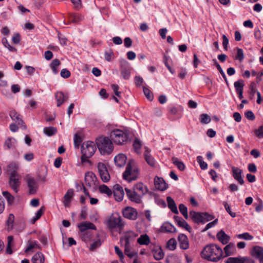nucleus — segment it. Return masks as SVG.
Masks as SVG:
<instances>
[{"mask_svg": "<svg viewBox=\"0 0 263 263\" xmlns=\"http://www.w3.org/2000/svg\"><path fill=\"white\" fill-rule=\"evenodd\" d=\"M232 171L234 178L241 185L243 184L245 181L241 176L242 173V170L238 167L232 166Z\"/></svg>", "mask_w": 263, "mask_h": 263, "instance_id": "obj_16", "label": "nucleus"}, {"mask_svg": "<svg viewBox=\"0 0 263 263\" xmlns=\"http://www.w3.org/2000/svg\"><path fill=\"white\" fill-rule=\"evenodd\" d=\"M68 20L67 21H66L65 20L64 21V24H77L79 22L81 21V18L80 17H68Z\"/></svg>", "mask_w": 263, "mask_h": 263, "instance_id": "obj_49", "label": "nucleus"}, {"mask_svg": "<svg viewBox=\"0 0 263 263\" xmlns=\"http://www.w3.org/2000/svg\"><path fill=\"white\" fill-rule=\"evenodd\" d=\"M141 146L142 144L140 140L136 139L133 143V146L137 153L139 152V150L141 148Z\"/></svg>", "mask_w": 263, "mask_h": 263, "instance_id": "obj_54", "label": "nucleus"}, {"mask_svg": "<svg viewBox=\"0 0 263 263\" xmlns=\"http://www.w3.org/2000/svg\"><path fill=\"white\" fill-rule=\"evenodd\" d=\"M101 245V241L100 239L97 240V241L93 242L90 246V249L91 250H94L96 248L100 247Z\"/></svg>", "mask_w": 263, "mask_h": 263, "instance_id": "obj_62", "label": "nucleus"}, {"mask_svg": "<svg viewBox=\"0 0 263 263\" xmlns=\"http://www.w3.org/2000/svg\"><path fill=\"white\" fill-rule=\"evenodd\" d=\"M167 248L171 250H174L176 247V241L174 238L170 239L167 243Z\"/></svg>", "mask_w": 263, "mask_h": 263, "instance_id": "obj_50", "label": "nucleus"}, {"mask_svg": "<svg viewBox=\"0 0 263 263\" xmlns=\"http://www.w3.org/2000/svg\"><path fill=\"white\" fill-rule=\"evenodd\" d=\"M32 249H41V246L37 243L36 241L29 240L28 241V247L26 248L25 252H27Z\"/></svg>", "mask_w": 263, "mask_h": 263, "instance_id": "obj_36", "label": "nucleus"}, {"mask_svg": "<svg viewBox=\"0 0 263 263\" xmlns=\"http://www.w3.org/2000/svg\"><path fill=\"white\" fill-rule=\"evenodd\" d=\"M100 193L105 194L108 197H110L112 194L111 190L106 185L102 184L99 187Z\"/></svg>", "mask_w": 263, "mask_h": 263, "instance_id": "obj_38", "label": "nucleus"}, {"mask_svg": "<svg viewBox=\"0 0 263 263\" xmlns=\"http://www.w3.org/2000/svg\"><path fill=\"white\" fill-rule=\"evenodd\" d=\"M145 152L144 153V157L145 161L151 167H155L156 161L151 154V149L147 147H145Z\"/></svg>", "mask_w": 263, "mask_h": 263, "instance_id": "obj_15", "label": "nucleus"}, {"mask_svg": "<svg viewBox=\"0 0 263 263\" xmlns=\"http://www.w3.org/2000/svg\"><path fill=\"white\" fill-rule=\"evenodd\" d=\"M2 194L7 199L9 204H12L13 203L14 198L8 192L4 191L3 192Z\"/></svg>", "mask_w": 263, "mask_h": 263, "instance_id": "obj_44", "label": "nucleus"}, {"mask_svg": "<svg viewBox=\"0 0 263 263\" xmlns=\"http://www.w3.org/2000/svg\"><path fill=\"white\" fill-rule=\"evenodd\" d=\"M133 189L142 197L148 191V188L142 182H139L133 186Z\"/></svg>", "mask_w": 263, "mask_h": 263, "instance_id": "obj_19", "label": "nucleus"}, {"mask_svg": "<svg viewBox=\"0 0 263 263\" xmlns=\"http://www.w3.org/2000/svg\"><path fill=\"white\" fill-rule=\"evenodd\" d=\"M234 87L236 89V92H240L243 91V88L244 86V81L242 80H239L235 82L234 84Z\"/></svg>", "mask_w": 263, "mask_h": 263, "instance_id": "obj_43", "label": "nucleus"}, {"mask_svg": "<svg viewBox=\"0 0 263 263\" xmlns=\"http://www.w3.org/2000/svg\"><path fill=\"white\" fill-rule=\"evenodd\" d=\"M121 74L125 80H128L130 77V68L129 63L126 61L121 63Z\"/></svg>", "mask_w": 263, "mask_h": 263, "instance_id": "obj_13", "label": "nucleus"}, {"mask_svg": "<svg viewBox=\"0 0 263 263\" xmlns=\"http://www.w3.org/2000/svg\"><path fill=\"white\" fill-rule=\"evenodd\" d=\"M203 221H204V223H205L213 219L214 217L212 215L205 212L203 213Z\"/></svg>", "mask_w": 263, "mask_h": 263, "instance_id": "obj_61", "label": "nucleus"}, {"mask_svg": "<svg viewBox=\"0 0 263 263\" xmlns=\"http://www.w3.org/2000/svg\"><path fill=\"white\" fill-rule=\"evenodd\" d=\"M78 226L81 232H85L88 229L96 230V227L90 222H83L79 224Z\"/></svg>", "mask_w": 263, "mask_h": 263, "instance_id": "obj_25", "label": "nucleus"}, {"mask_svg": "<svg viewBox=\"0 0 263 263\" xmlns=\"http://www.w3.org/2000/svg\"><path fill=\"white\" fill-rule=\"evenodd\" d=\"M96 144L102 155L110 154L114 150V145L110 138L101 137L96 140Z\"/></svg>", "mask_w": 263, "mask_h": 263, "instance_id": "obj_2", "label": "nucleus"}, {"mask_svg": "<svg viewBox=\"0 0 263 263\" xmlns=\"http://www.w3.org/2000/svg\"><path fill=\"white\" fill-rule=\"evenodd\" d=\"M154 184L155 187L160 191H164L167 188V186L164 180L162 178L155 177L154 179Z\"/></svg>", "mask_w": 263, "mask_h": 263, "instance_id": "obj_20", "label": "nucleus"}, {"mask_svg": "<svg viewBox=\"0 0 263 263\" xmlns=\"http://www.w3.org/2000/svg\"><path fill=\"white\" fill-rule=\"evenodd\" d=\"M173 163L176 165L180 171H183L185 168V165L182 161L179 160V159L176 157H173L172 158Z\"/></svg>", "mask_w": 263, "mask_h": 263, "instance_id": "obj_39", "label": "nucleus"}, {"mask_svg": "<svg viewBox=\"0 0 263 263\" xmlns=\"http://www.w3.org/2000/svg\"><path fill=\"white\" fill-rule=\"evenodd\" d=\"M10 116L11 118L18 125H23V121L20 117L18 114L15 110H12L10 112Z\"/></svg>", "mask_w": 263, "mask_h": 263, "instance_id": "obj_29", "label": "nucleus"}, {"mask_svg": "<svg viewBox=\"0 0 263 263\" xmlns=\"http://www.w3.org/2000/svg\"><path fill=\"white\" fill-rule=\"evenodd\" d=\"M55 98L57 101V106H60L63 103L67 101L69 98L68 93H64L62 91H58L55 93Z\"/></svg>", "mask_w": 263, "mask_h": 263, "instance_id": "obj_18", "label": "nucleus"}, {"mask_svg": "<svg viewBox=\"0 0 263 263\" xmlns=\"http://www.w3.org/2000/svg\"><path fill=\"white\" fill-rule=\"evenodd\" d=\"M44 133L48 136L55 135L57 132V129L53 127H45L43 130Z\"/></svg>", "mask_w": 263, "mask_h": 263, "instance_id": "obj_42", "label": "nucleus"}, {"mask_svg": "<svg viewBox=\"0 0 263 263\" xmlns=\"http://www.w3.org/2000/svg\"><path fill=\"white\" fill-rule=\"evenodd\" d=\"M162 229L163 231L167 232L173 233L176 232V228L170 223H164L162 226Z\"/></svg>", "mask_w": 263, "mask_h": 263, "instance_id": "obj_41", "label": "nucleus"}, {"mask_svg": "<svg viewBox=\"0 0 263 263\" xmlns=\"http://www.w3.org/2000/svg\"><path fill=\"white\" fill-rule=\"evenodd\" d=\"M201 253L204 258L214 262L219 260L223 256L222 249L215 244L205 247Z\"/></svg>", "mask_w": 263, "mask_h": 263, "instance_id": "obj_1", "label": "nucleus"}, {"mask_svg": "<svg viewBox=\"0 0 263 263\" xmlns=\"http://www.w3.org/2000/svg\"><path fill=\"white\" fill-rule=\"evenodd\" d=\"M44 256L41 252L35 254L31 259L33 263H44Z\"/></svg>", "mask_w": 263, "mask_h": 263, "instance_id": "obj_34", "label": "nucleus"}, {"mask_svg": "<svg viewBox=\"0 0 263 263\" xmlns=\"http://www.w3.org/2000/svg\"><path fill=\"white\" fill-rule=\"evenodd\" d=\"M137 242L141 245H148L150 243V238L147 234L141 235L138 238Z\"/></svg>", "mask_w": 263, "mask_h": 263, "instance_id": "obj_35", "label": "nucleus"}, {"mask_svg": "<svg viewBox=\"0 0 263 263\" xmlns=\"http://www.w3.org/2000/svg\"><path fill=\"white\" fill-rule=\"evenodd\" d=\"M237 55L236 58L239 61H242L244 58L243 52L242 49L237 48Z\"/></svg>", "mask_w": 263, "mask_h": 263, "instance_id": "obj_56", "label": "nucleus"}, {"mask_svg": "<svg viewBox=\"0 0 263 263\" xmlns=\"http://www.w3.org/2000/svg\"><path fill=\"white\" fill-rule=\"evenodd\" d=\"M217 238L223 244H226L230 239V236L227 235L225 232L221 230L217 234Z\"/></svg>", "mask_w": 263, "mask_h": 263, "instance_id": "obj_28", "label": "nucleus"}, {"mask_svg": "<svg viewBox=\"0 0 263 263\" xmlns=\"http://www.w3.org/2000/svg\"><path fill=\"white\" fill-rule=\"evenodd\" d=\"M135 164L134 160H130L128 162L125 171L123 174V178L128 182L135 180L138 178L139 170Z\"/></svg>", "mask_w": 263, "mask_h": 263, "instance_id": "obj_3", "label": "nucleus"}, {"mask_svg": "<svg viewBox=\"0 0 263 263\" xmlns=\"http://www.w3.org/2000/svg\"><path fill=\"white\" fill-rule=\"evenodd\" d=\"M238 238L243 239L245 240H252L253 237L249 233H244L243 234H238L237 235Z\"/></svg>", "mask_w": 263, "mask_h": 263, "instance_id": "obj_52", "label": "nucleus"}, {"mask_svg": "<svg viewBox=\"0 0 263 263\" xmlns=\"http://www.w3.org/2000/svg\"><path fill=\"white\" fill-rule=\"evenodd\" d=\"M96 146L95 144L91 141L84 142L81 146V161L83 162L88 161V158H90L95 153Z\"/></svg>", "mask_w": 263, "mask_h": 263, "instance_id": "obj_4", "label": "nucleus"}, {"mask_svg": "<svg viewBox=\"0 0 263 263\" xmlns=\"http://www.w3.org/2000/svg\"><path fill=\"white\" fill-rule=\"evenodd\" d=\"M114 58V52L112 51L105 53V59L107 61H110Z\"/></svg>", "mask_w": 263, "mask_h": 263, "instance_id": "obj_64", "label": "nucleus"}, {"mask_svg": "<svg viewBox=\"0 0 263 263\" xmlns=\"http://www.w3.org/2000/svg\"><path fill=\"white\" fill-rule=\"evenodd\" d=\"M129 237L130 236L126 234L124 238L121 239V241H124L125 242V249L124 252L125 254L129 258H132L135 255H137V253L135 252L130 251V245H129Z\"/></svg>", "mask_w": 263, "mask_h": 263, "instance_id": "obj_12", "label": "nucleus"}, {"mask_svg": "<svg viewBox=\"0 0 263 263\" xmlns=\"http://www.w3.org/2000/svg\"><path fill=\"white\" fill-rule=\"evenodd\" d=\"M82 142V139L80 136L78 135V133L75 134L74 136V144L75 147H78L79 145Z\"/></svg>", "mask_w": 263, "mask_h": 263, "instance_id": "obj_57", "label": "nucleus"}, {"mask_svg": "<svg viewBox=\"0 0 263 263\" xmlns=\"http://www.w3.org/2000/svg\"><path fill=\"white\" fill-rule=\"evenodd\" d=\"M16 145V140L14 138H7L4 143V147L7 149L15 148Z\"/></svg>", "mask_w": 263, "mask_h": 263, "instance_id": "obj_27", "label": "nucleus"}, {"mask_svg": "<svg viewBox=\"0 0 263 263\" xmlns=\"http://www.w3.org/2000/svg\"><path fill=\"white\" fill-rule=\"evenodd\" d=\"M73 195L72 190H69L64 196L63 203L65 206H68L71 201V199Z\"/></svg>", "mask_w": 263, "mask_h": 263, "instance_id": "obj_32", "label": "nucleus"}, {"mask_svg": "<svg viewBox=\"0 0 263 263\" xmlns=\"http://www.w3.org/2000/svg\"><path fill=\"white\" fill-rule=\"evenodd\" d=\"M252 255L258 258L259 260V262H260V260H263V248L259 246L253 247Z\"/></svg>", "mask_w": 263, "mask_h": 263, "instance_id": "obj_26", "label": "nucleus"}, {"mask_svg": "<svg viewBox=\"0 0 263 263\" xmlns=\"http://www.w3.org/2000/svg\"><path fill=\"white\" fill-rule=\"evenodd\" d=\"M106 224L111 232L117 228L121 229L124 226L122 218L118 213H114L110 215L107 218Z\"/></svg>", "mask_w": 263, "mask_h": 263, "instance_id": "obj_5", "label": "nucleus"}, {"mask_svg": "<svg viewBox=\"0 0 263 263\" xmlns=\"http://www.w3.org/2000/svg\"><path fill=\"white\" fill-rule=\"evenodd\" d=\"M174 219L179 227L183 228L185 229L186 230L190 231V230H191L190 226L181 217L175 216H174Z\"/></svg>", "mask_w": 263, "mask_h": 263, "instance_id": "obj_30", "label": "nucleus"}, {"mask_svg": "<svg viewBox=\"0 0 263 263\" xmlns=\"http://www.w3.org/2000/svg\"><path fill=\"white\" fill-rule=\"evenodd\" d=\"M226 263H254V261L248 257H230Z\"/></svg>", "mask_w": 263, "mask_h": 263, "instance_id": "obj_17", "label": "nucleus"}, {"mask_svg": "<svg viewBox=\"0 0 263 263\" xmlns=\"http://www.w3.org/2000/svg\"><path fill=\"white\" fill-rule=\"evenodd\" d=\"M250 94L251 97H253L256 92V85L254 82H252L249 86Z\"/></svg>", "mask_w": 263, "mask_h": 263, "instance_id": "obj_59", "label": "nucleus"}, {"mask_svg": "<svg viewBox=\"0 0 263 263\" xmlns=\"http://www.w3.org/2000/svg\"><path fill=\"white\" fill-rule=\"evenodd\" d=\"M179 209L180 213L183 215L184 217L186 219H187L189 218V216L187 214V208L183 204L181 203L179 205Z\"/></svg>", "mask_w": 263, "mask_h": 263, "instance_id": "obj_45", "label": "nucleus"}, {"mask_svg": "<svg viewBox=\"0 0 263 263\" xmlns=\"http://www.w3.org/2000/svg\"><path fill=\"white\" fill-rule=\"evenodd\" d=\"M178 241L180 247L184 250L188 249L189 247V240L187 236L181 234L178 236Z\"/></svg>", "mask_w": 263, "mask_h": 263, "instance_id": "obj_24", "label": "nucleus"}, {"mask_svg": "<svg viewBox=\"0 0 263 263\" xmlns=\"http://www.w3.org/2000/svg\"><path fill=\"white\" fill-rule=\"evenodd\" d=\"M2 43L4 45V46L8 48V49L10 51H12V52H15L16 51V48H15L14 47L11 46L8 43L7 40L6 38H3L2 39Z\"/></svg>", "mask_w": 263, "mask_h": 263, "instance_id": "obj_47", "label": "nucleus"}, {"mask_svg": "<svg viewBox=\"0 0 263 263\" xmlns=\"http://www.w3.org/2000/svg\"><path fill=\"white\" fill-rule=\"evenodd\" d=\"M114 196L115 199L118 201H120L123 200L124 193L123 187L119 184H116L114 186Z\"/></svg>", "mask_w": 263, "mask_h": 263, "instance_id": "obj_14", "label": "nucleus"}, {"mask_svg": "<svg viewBox=\"0 0 263 263\" xmlns=\"http://www.w3.org/2000/svg\"><path fill=\"white\" fill-rule=\"evenodd\" d=\"M25 180L29 189V193L30 194H34L38 189V184L35 179L28 175L25 176Z\"/></svg>", "mask_w": 263, "mask_h": 263, "instance_id": "obj_9", "label": "nucleus"}, {"mask_svg": "<svg viewBox=\"0 0 263 263\" xmlns=\"http://www.w3.org/2000/svg\"><path fill=\"white\" fill-rule=\"evenodd\" d=\"M16 165L15 164H10L8 166V172L10 174L9 184L13 191L17 193L18 192V187L20 186L21 182L20 176L15 172V170L12 171L11 168H15Z\"/></svg>", "mask_w": 263, "mask_h": 263, "instance_id": "obj_6", "label": "nucleus"}, {"mask_svg": "<svg viewBox=\"0 0 263 263\" xmlns=\"http://www.w3.org/2000/svg\"><path fill=\"white\" fill-rule=\"evenodd\" d=\"M222 258L233 255L236 252L235 246L233 243H230L224 248Z\"/></svg>", "mask_w": 263, "mask_h": 263, "instance_id": "obj_22", "label": "nucleus"}, {"mask_svg": "<svg viewBox=\"0 0 263 263\" xmlns=\"http://www.w3.org/2000/svg\"><path fill=\"white\" fill-rule=\"evenodd\" d=\"M61 64V62L58 59H54L51 63L50 64V67L53 71V72L55 74H57L58 72V70L57 67Z\"/></svg>", "mask_w": 263, "mask_h": 263, "instance_id": "obj_40", "label": "nucleus"}, {"mask_svg": "<svg viewBox=\"0 0 263 263\" xmlns=\"http://www.w3.org/2000/svg\"><path fill=\"white\" fill-rule=\"evenodd\" d=\"M110 138L115 143L118 145H122L127 141L128 136L127 133L119 129H116L111 132Z\"/></svg>", "mask_w": 263, "mask_h": 263, "instance_id": "obj_7", "label": "nucleus"}, {"mask_svg": "<svg viewBox=\"0 0 263 263\" xmlns=\"http://www.w3.org/2000/svg\"><path fill=\"white\" fill-rule=\"evenodd\" d=\"M223 204L226 210L231 216V217L233 218L235 217L236 216V213L231 211V208L230 205L227 203V202H223Z\"/></svg>", "mask_w": 263, "mask_h": 263, "instance_id": "obj_55", "label": "nucleus"}, {"mask_svg": "<svg viewBox=\"0 0 263 263\" xmlns=\"http://www.w3.org/2000/svg\"><path fill=\"white\" fill-rule=\"evenodd\" d=\"M154 258L159 260L162 259L164 257V254L161 247H159L153 250Z\"/></svg>", "mask_w": 263, "mask_h": 263, "instance_id": "obj_31", "label": "nucleus"}, {"mask_svg": "<svg viewBox=\"0 0 263 263\" xmlns=\"http://www.w3.org/2000/svg\"><path fill=\"white\" fill-rule=\"evenodd\" d=\"M190 216L193 221L197 223H202L203 221V213L196 212L194 211L190 212Z\"/></svg>", "mask_w": 263, "mask_h": 263, "instance_id": "obj_23", "label": "nucleus"}, {"mask_svg": "<svg viewBox=\"0 0 263 263\" xmlns=\"http://www.w3.org/2000/svg\"><path fill=\"white\" fill-rule=\"evenodd\" d=\"M115 250L116 254L119 256L120 261L123 262V258H124V254L122 251L119 249V248L117 246L115 247Z\"/></svg>", "mask_w": 263, "mask_h": 263, "instance_id": "obj_58", "label": "nucleus"}, {"mask_svg": "<svg viewBox=\"0 0 263 263\" xmlns=\"http://www.w3.org/2000/svg\"><path fill=\"white\" fill-rule=\"evenodd\" d=\"M166 200L168 204V207L171 209L172 212L175 214H178V211L174 200L171 197H167Z\"/></svg>", "mask_w": 263, "mask_h": 263, "instance_id": "obj_33", "label": "nucleus"}, {"mask_svg": "<svg viewBox=\"0 0 263 263\" xmlns=\"http://www.w3.org/2000/svg\"><path fill=\"white\" fill-rule=\"evenodd\" d=\"M97 168L102 181L104 182H108L110 180V177L105 164L99 162L98 164Z\"/></svg>", "mask_w": 263, "mask_h": 263, "instance_id": "obj_10", "label": "nucleus"}, {"mask_svg": "<svg viewBox=\"0 0 263 263\" xmlns=\"http://www.w3.org/2000/svg\"><path fill=\"white\" fill-rule=\"evenodd\" d=\"M13 240V238L12 236H9L8 237V244L7 247V253L8 254H11L12 253V251L11 249V243Z\"/></svg>", "mask_w": 263, "mask_h": 263, "instance_id": "obj_53", "label": "nucleus"}, {"mask_svg": "<svg viewBox=\"0 0 263 263\" xmlns=\"http://www.w3.org/2000/svg\"><path fill=\"white\" fill-rule=\"evenodd\" d=\"M123 216L130 220H135L137 218L138 213L137 210L132 207L127 206L123 209Z\"/></svg>", "mask_w": 263, "mask_h": 263, "instance_id": "obj_11", "label": "nucleus"}, {"mask_svg": "<svg viewBox=\"0 0 263 263\" xmlns=\"http://www.w3.org/2000/svg\"><path fill=\"white\" fill-rule=\"evenodd\" d=\"M14 220V216L12 214L9 215L7 220L6 221L7 230L10 231L13 228V222Z\"/></svg>", "mask_w": 263, "mask_h": 263, "instance_id": "obj_37", "label": "nucleus"}, {"mask_svg": "<svg viewBox=\"0 0 263 263\" xmlns=\"http://www.w3.org/2000/svg\"><path fill=\"white\" fill-rule=\"evenodd\" d=\"M61 76L64 78H68L70 76V72L67 69H63L61 71Z\"/></svg>", "mask_w": 263, "mask_h": 263, "instance_id": "obj_63", "label": "nucleus"}, {"mask_svg": "<svg viewBox=\"0 0 263 263\" xmlns=\"http://www.w3.org/2000/svg\"><path fill=\"white\" fill-rule=\"evenodd\" d=\"M143 92L146 98L149 100L152 101L153 99V95L152 92L145 87H143Z\"/></svg>", "mask_w": 263, "mask_h": 263, "instance_id": "obj_51", "label": "nucleus"}, {"mask_svg": "<svg viewBox=\"0 0 263 263\" xmlns=\"http://www.w3.org/2000/svg\"><path fill=\"white\" fill-rule=\"evenodd\" d=\"M197 161L199 164L200 168L202 170H205L208 167V164L203 160L202 156H199L197 158Z\"/></svg>", "mask_w": 263, "mask_h": 263, "instance_id": "obj_48", "label": "nucleus"}, {"mask_svg": "<svg viewBox=\"0 0 263 263\" xmlns=\"http://www.w3.org/2000/svg\"><path fill=\"white\" fill-rule=\"evenodd\" d=\"M125 190L130 201L138 204H140L142 202V199L143 197L136 192L133 189V190H130L127 188H125Z\"/></svg>", "mask_w": 263, "mask_h": 263, "instance_id": "obj_8", "label": "nucleus"}, {"mask_svg": "<svg viewBox=\"0 0 263 263\" xmlns=\"http://www.w3.org/2000/svg\"><path fill=\"white\" fill-rule=\"evenodd\" d=\"M254 133L256 136L259 138H263V126H261L258 129L255 130Z\"/></svg>", "mask_w": 263, "mask_h": 263, "instance_id": "obj_60", "label": "nucleus"}, {"mask_svg": "<svg viewBox=\"0 0 263 263\" xmlns=\"http://www.w3.org/2000/svg\"><path fill=\"white\" fill-rule=\"evenodd\" d=\"M126 156L123 154H119L114 158V162L117 166L122 167L126 163Z\"/></svg>", "mask_w": 263, "mask_h": 263, "instance_id": "obj_21", "label": "nucleus"}, {"mask_svg": "<svg viewBox=\"0 0 263 263\" xmlns=\"http://www.w3.org/2000/svg\"><path fill=\"white\" fill-rule=\"evenodd\" d=\"M210 117L206 114H202L200 115V122L202 124H208L210 122Z\"/></svg>", "mask_w": 263, "mask_h": 263, "instance_id": "obj_46", "label": "nucleus"}]
</instances>
